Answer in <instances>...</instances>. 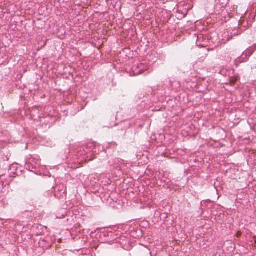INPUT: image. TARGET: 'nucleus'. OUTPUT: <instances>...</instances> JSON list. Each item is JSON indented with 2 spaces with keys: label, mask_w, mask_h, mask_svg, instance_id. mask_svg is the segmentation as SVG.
Segmentation results:
<instances>
[{
  "label": "nucleus",
  "mask_w": 256,
  "mask_h": 256,
  "mask_svg": "<svg viewBox=\"0 0 256 256\" xmlns=\"http://www.w3.org/2000/svg\"><path fill=\"white\" fill-rule=\"evenodd\" d=\"M144 72V71L142 69V70H140V71H139V72H136V74H136V75H138V74H141L143 73V72Z\"/></svg>",
  "instance_id": "1"
},
{
  "label": "nucleus",
  "mask_w": 256,
  "mask_h": 256,
  "mask_svg": "<svg viewBox=\"0 0 256 256\" xmlns=\"http://www.w3.org/2000/svg\"><path fill=\"white\" fill-rule=\"evenodd\" d=\"M142 66H143V65H142V64H140L138 65V67L139 68H141Z\"/></svg>",
  "instance_id": "2"
}]
</instances>
